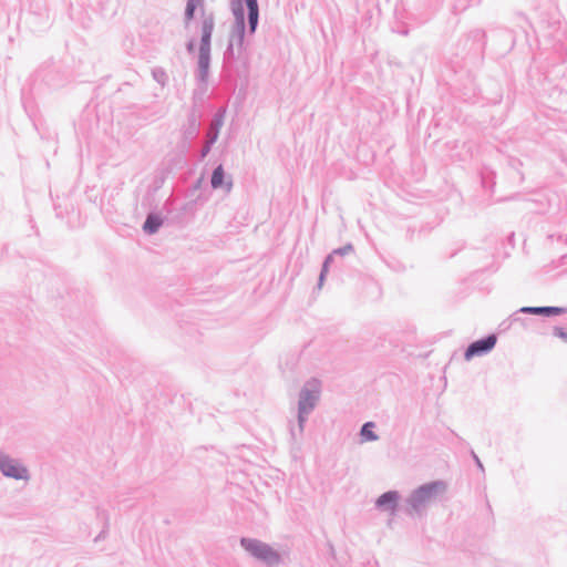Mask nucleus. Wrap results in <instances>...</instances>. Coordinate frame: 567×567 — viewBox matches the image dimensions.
Returning a JSON list of instances; mask_svg holds the SVG:
<instances>
[{
  "label": "nucleus",
  "mask_w": 567,
  "mask_h": 567,
  "mask_svg": "<svg viewBox=\"0 0 567 567\" xmlns=\"http://www.w3.org/2000/svg\"><path fill=\"white\" fill-rule=\"evenodd\" d=\"M333 259H334V255H332V252H330L329 255H327L324 257L322 266H321V270L319 274L318 282H317L318 289L322 288L324 280L327 278V275L329 272L330 265L333 262Z\"/></svg>",
  "instance_id": "obj_15"
},
{
  "label": "nucleus",
  "mask_w": 567,
  "mask_h": 567,
  "mask_svg": "<svg viewBox=\"0 0 567 567\" xmlns=\"http://www.w3.org/2000/svg\"><path fill=\"white\" fill-rule=\"evenodd\" d=\"M518 312L550 318L565 315L567 312V308L558 306H525L519 308Z\"/></svg>",
  "instance_id": "obj_9"
},
{
  "label": "nucleus",
  "mask_w": 567,
  "mask_h": 567,
  "mask_svg": "<svg viewBox=\"0 0 567 567\" xmlns=\"http://www.w3.org/2000/svg\"><path fill=\"white\" fill-rule=\"evenodd\" d=\"M246 12V31L254 35L258 29L259 25V17H260V10H259V3L256 1L255 3L250 4Z\"/></svg>",
  "instance_id": "obj_11"
},
{
  "label": "nucleus",
  "mask_w": 567,
  "mask_h": 567,
  "mask_svg": "<svg viewBox=\"0 0 567 567\" xmlns=\"http://www.w3.org/2000/svg\"><path fill=\"white\" fill-rule=\"evenodd\" d=\"M163 223L164 219L159 214L151 212L146 215L142 229L147 235H154L163 226Z\"/></svg>",
  "instance_id": "obj_12"
},
{
  "label": "nucleus",
  "mask_w": 567,
  "mask_h": 567,
  "mask_svg": "<svg viewBox=\"0 0 567 567\" xmlns=\"http://www.w3.org/2000/svg\"><path fill=\"white\" fill-rule=\"evenodd\" d=\"M374 423L365 422L360 429V436L362 441L373 442L379 439L377 433L373 431Z\"/></svg>",
  "instance_id": "obj_16"
},
{
  "label": "nucleus",
  "mask_w": 567,
  "mask_h": 567,
  "mask_svg": "<svg viewBox=\"0 0 567 567\" xmlns=\"http://www.w3.org/2000/svg\"><path fill=\"white\" fill-rule=\"evenodd\" d=\"M471 35H472L475 40H477V41H482V47H484V45H485V42H484L485 37H486L485 31H483V30H475V31H473V32L471 33Z\"/></svg>",
  "instance_id": "obj_26"
},
{
  "label": "nucleus",
  "mask_w": 567,
  "mask_h": 567,
  "mask_svg": "<svg viewBox=\"0 0 567 567\" xmlns=\"http://www.w3.org/2000/svg\"><path fill=\"white\" fill-rule=\"evenodd\" d=\"M319 400V381L313 379L312 382H307L299 392L297 421L300 433L303 432L308 415L315 410Z\"/></svg>",
  "instance_id": "obj_4"
},
{
  "label": "nucleus",
  "mask_w": 567,
  "mask_h": 567,
  "mask_svg": "<svg viewBox=\"0 0 567 567\" xmlns=\"http://www.w3.org/2000/svg\"><path fill=\"white\" fill-rule=\"evenodd\" d=\"M187 121L188 125L184 131V137L186 140H194L197 137L199 132L198 116L194 110L188 114Z\"/></svg>",
  "instance_id": "obj_13"
},
{
  "label": "nucleus",
  "mask_w": 567,
  "mask_h": 567,
  "mask_svg": "<svg viewBox=\"0 0 567 567\" xmlns=\"http://www.w3.org/2000/svg\"><path fill=\"white\" fill-rule=\"evenodd\" d=\"M185 8L190 10H197V8H200V24L203 23V12H207L205 10L204 0H187Z\"/></svg>",
  "instance_id": "obj_21"
},
{
  "label": "nucleus",
  "mask_w": 567,
  "mask_h": 567,
  "mask_svg": "<svg viewBox=\"0 0 567 567\" xmlns=\"http://www.w3.org/2000/svg\"><path fill=\"white\" fill-rule=\"evenodd\" d=\"M519 313L520 312H518V310H517L513 315L509 316V318L512 320V323L519 322L524 328H526L528 320L525 319V318L519 317L518 316Z\"/></svg>",
  "instance_id": "obj_25"
},
{
  "label": "nucleus",
  "mask_w": 567,
  "mask_h": 567,
  "mask_svg": "<svg viewBox=\"0 0 567 567\" xmlns=\"http://www.w3.org/2000/svg\"><path fill=\"white\" fill-rule=\"evenodd\" d=\"M218 136L217 132H208V138L206 144L202 147L198 154V159L203 161L212 151L213 145L216 143Z\"/></svg>",
  "instance_id": "obj_17"
},
{
  "label": "nucleus",
  "mask_w": 567,
  "mask_h": 567,
  "mask_svg": "<svg viewBox=\"0 0 567 567\" xmlns=\"http://www.w3.org/2000/svg\"><path fill=\"white\" fill-rule=\"evenodd\" d=\"M96 515H97L99 518H103L105 522H104L103 529L94 538L95 543H97V542H100V540L105 538L106 533H107V528H109V515H107V513L104 509H101V508L97 507L96 508Z\"/></svg>",
  "instance_id": "obj_18"
},
{
  "label": "nucleus",
  "mask_w": 567,
  "mask_h": 567,
  "mask_svg": "<svg viewBox=\"0 0 567 567\" xmlns=\"http://www.w3.org/2000/svg\"><path fill=\"white\" fill-rule=\"evenodd\" d=\"M239 544L245 551L267 567H276L282 563V556L278 550L257 538L241 537Z\"/></svg>",
  "instance_id": "obj_3"
},
{
  "label": "nucleus",
  "mask_w": 567,
  "mask_h": 567,
  "mask_svg": "<svg viewBox=\"0 0 567 567\" xmlns=\"http://www.w3.org/2000/svg\"><path fill=\"white\" fill-rule=\"evenodd\" d=\"M215 29L214 12H203L202 34L198 48L197 68L195 72L196 81L202 85H207L209 79L212 61V37Z\"/></svg>",
  "instance_id": "obj_2"
},
{
  "label": "nucleus",
  "mask_w": 567,
  "mask_h": 567,
  "mask_svg": "<svg viewBox=\"0 0 567 567\" xmlns=\"http://www.w3.org/2000/svg\"><path fill=\"white\" fill-rule=\"evenodd\" d=\"M153 79L161 84L162 86H165L168 81V75L165 72L163 68H154L152 70Z\"/></svg>",
  "instance_id": "obj_20"
},
{
  "label": "nucleus",
  "mask_w": 567,
  "mask_h": 567,
  "mask_svg": "<svg viewBox=\"0 0 567 567\" xmlns=\"http://www.w3.org/2000/svg\"><path fill=\"white\" fill-rule=\"evenodd\" d=\"M400 493L391 489L382 493L375 499V507L381 512H389L391 515H395L399 508Z\"/></svg>",
  "instance_id": "obj_8"
},
{
  "label": "nucleus",
  "mask_w": 567,
  "mask_h": 567,
  "mask_svg": "<svg viewBox=\"0 0 567 567\" xmlns=\"http://www.w3.org/2000/svg\"><path fill=\"white\" fill-rule=\"evenodd\" d=\"M246 17L234 19L226 49L223 53L220 78L227 90L235 92L237 86L247 84L249 59L246 54Z\"/></svg>",
  "instance_id": "obj_1"
},
{
  "label": "nucleus",
  "mask_w": 567,
  "mask_h": 567,
  "mask_svg": "<svg viewBox=\"0 0 567 567\" xmlns=\"http://www.w3.org/2000/svg\"><path fill=\"white\" fill-rule=\"evenodd\" d=\"M0 472L3 476L9 478L22 481L30 480L29 470L18 460L2 451H0Z\"/></svg>",
  "instance_id": "obj_6"
},
{
  "label": "nucleus",
  "mask_w": 567,
  "mask_h": 567,
  "mask_svg": "<svg viewBox=\"0 0 567 567\" xmlns=\"http://www.w3.org/2000/svg\"><path fill=\"white\" fill-rule=\"evenodd\" d=\"M446 488L447 484L441 480L422 484L410 494L406 503L414 512L420 513L427 502L445 493Z\"/></svg>",
  "instance_id": "obj_5"
},
{
  "label": "nucleus",
  "mask_w": 567,
  "mask_h": 567,
  "mask_svg": "<svg viewBox=\"0 0 567 567\" xmlns=\"http://www.w3.org/2000/svg\"><path fill=\"white\" fill-rule=\"evenodd\" d=\"M497 337L489 333L478 340L471 342L464 351V359L471 361L475 357H482L489 353L496 346Z\"/></svg>",
  "instance_id": "obj_7"
},
{
  "label": "nucleus",
  "mask_w": 567,
  "mask_h": 567,
  "mask_svg": "<svg viewBox=\"0 0 567 567\" xmlns=\"http://www.w3.org/2000/svg\"><path fill=\"white\" fill-rule=\"evenodd\" d=\"M290 432H291V435L295 437V435H296V434H295V430H293V429H291V431H290Z\"/></svg>",
  "instance_id": "obj_32"
},
{
  "label": "nucleus",
  "mask_w": 567,
  "mask_h": 567,
  "mask_svg": "<svg viewBox=\"0 0 567 567\" xmlns=\"http://www.w3.org/2000/svg\"><path fill=\"white\" fill-rule=\"evenodd\" d=\"M225 114H226V110L223 107L218 109L215 112L214 117H213L214 127L209 132H217V136L219 135V130L224 124Z\"/></svg>",
  "instance_id": "obj_19"
},
{
  "label": "nucleus",
  "mask_w": 567,
  "mask_h": 567,
  "mask_svg": "<svg viewBox=\"0 0 567 567\" xmlns=\"http://www.w3.org/2000/svg\"><path fill=\"white\" fill-rule=\"evenodd\" d=\"M470 454H471V456H472V458H473V461H474L475 465L477 466V468H478V470H481L482 472H484V471H485V470H484V465H483V463L481 462V460H480V457L477 456V454H476L473 450H471Z\"/></svg>",
  "instance_id": "obj_27"
},
{
  "label": "nucleus",
  "mask_w": 567,
  "mask_h": 567,
  "mask_svg": "<svg viewBox=\"0 0 567 567\" xmlns=\"http://www.w3.org/2000/svg\"><path fill=\"white\" fill-rule=\"evenodd\" d=\"M565 259H567V255H564V256L561 257L563 264L565 262Z\"/></svg>",
  "instance_id": "obj_31"
},
{
  "label": "nucleus",
  "mask_w": 567,
  "mask_h": 567,
  "mask_svg": "<svg viewBox=\"0 0 567 567\" xmlns=\"http://www.w3.org/2000/svg\"><path fill=\"white\" fill-rule=\"evenodd\" d=\"M559 23H560L559 16L556 12L549 13V17L540 14L539 20H538V28L542 31L549 30V29L556 30V28L559 25Z\"/></svg>",
  "instance_id": "obj_14"
},
{
  "label": "nucleus",
  "mask_w": 567,
  "mask_h": 567,
  "mask_svg": "<svg viewBox=\"0 0 567 567\" xmlns=\"http://www.w3.org/2000/svg\"><path fill=\"white\" fill-rule=\"evenodd\" d=\"M512 324H513V323H512V320H511V318L508 317L507 319H505L504 321H502V322L499 323V326H498L499 331H501V332H505V331H507L508 329H511Z\"/></svg>",
  "instance_id": "obj_28"
},
{
  "label": "nucleus",
  "mask_w": 567,
  "mask_h": 567,
  "mask_svg": "<svg viewBox=\"0 0 567 567\" xmlns=\"http://www.w3.org/2000/svg\"><path fill=\"white\" fill-rule=\"evenodd\" d=\"M553 336L561 339L565 343H567V330L563 327H554Z\"/></svg>",
  "instance_id": "obj_24"
},
{
  "label": "nucleus",
  "mask_w": 567,
  "mask_h": 567,
  "mask_svg": "<svg viewBox=\"0 0 567 567\" xmlns=\"http://www.w3.org/2000/svg\"><path fill=\"white\" fill-rule=\"evenodd\" d=\"M210 185L213 189L223 188L226 192H230L233 188V179L230 176L228 178L226 177V173L221 164L213 169Z\"/></svg>",
  "instance_id": "obj_10"
},
{
  "label": "nucleus",
  "mask_w": 567,
  "mask_h": 567,
  "mask_svg": "<svg viewBox=\"0 0 567 567\" xmlns=\"http://www.w3.org/2000/svg\"><path fill=\"white\" fill-rule=\"evenodd\" d=\"M196 10L186 9L184 11L183 24L185 29H188L192 21L195 19Z\"/></svg>",
  "instance_id": "obj_23"
},
{
  "label": "nucleus",
  "mask_w": 567,
  "mask_h": 567,
  "mask_svg": "<svg viewBox=\"0 0 567 567\" xmlns=\"http://www.w3.org/2000/svg\"><path fill=\"white\" fill-rule=\"evenodd\" d=\"M354 250V247L351 243H348L347 245L333 249L331 252L334 256H346Z\"/></svg>",
  "instance_id": "obj_22"
},
{
  "label": "nucleus",
  "mask_w": 567,
  "mask_h": 567,
  "mask_svg": "<svg viewBox=\"0 0 567 567\" xmlns=\"http://www.w3.org/2000/svg\"><path fill=\"white\" fill-rule=\"evenodd\" d=\"M203 182H204V177H203V176H200V177H199V178L194 183V185H193V189H194V190L199 189V188L202 187Z\"/></svg>",
  "instance_id": "obj_30"
},
{
  "label": "nucleus",
  "mask_w": 567,
  "mask_h": 567,
  "mask_svg": "<svg viewBox=\"0 0 567 567\" xmlns=\"http://www.w3.org/2000/svg\"><path fill=\"white\" fill-rule=\"evenodd\" d=\"M195 48H196V39L194 37H192L186 42V50H187L188 53H194L195 52Z\"/></svg>",
  "instance_id": "obj_29"
}]
</instances>
